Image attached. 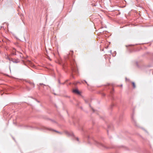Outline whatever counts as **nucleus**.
Returning <instances> with one entry per match:
<instances>
[{
	"mask_svg": "<svg viewBox=\"0 0 153 153\" xmlns=\"http://www.w3.org/2000/svg\"><path fill=\"white\" fill-rule=\"evenodd\" d=\"M41 129L43 130H48V131H53L55 132H57L60 134H61V132L58 131H57L54 130L52 128H47V127H44V126L42 127L41 128Z\"/></svg>",
	"mask_w": 153,
	"mask_h": 153,
	"instance_id": "nucleus-1",
	"label": "nucleus"
},
{
	"mask_svg": "<svg viewBox=\"0 0 153 153\" xmlns=\"http://www.w3.org/2000/svg\"><path fill=\"white\" fill-rule=\"evenodd\" d=\"M12 55H17L16 53V50L15 48H13L12 50Z\"/></svg>",
	"mask_w": 153,
	"mask_h": 153,
	"instance_id": "nucleus-2",
	"label": "nucleus"
},
{
	"mask_svg": "<svg viewBox=\"0 0 153 153\" xmlns=\"http://www.w3.org/2000/svg\"><path fill=\"white\" fill-rule=\"evenodd\" d=\"M73 92L78 94H80V92L79 91L78 89H75L73 90Z\"/></svg>",
	"mask_w": 153,
	"mask_h": 153,
	"instance_id": "nucleus-3",
	"label": "nucleus"
},
{
	"mask_svg": "<svg viewBox=\"0 0 153 153\" xmlns=\"http://www.w3.org/2000/svg\"><path fill=\"white\" fill-rule=\"evenodd\" d=\"M94 143L97 145L98 146H102V144L99 143V142H97V141H94Z\"/></svg>",
	"mask_w": 153,
	"mask_h": 153,
	"instance_id": "nucleus-4",
	"label": "nucleus"
},
{
	"mask_svg": "<svg viewBox=\"0 0 153 153\" xmlns=\"http://www.w3.org/2000/svg\"><path fill=\"white\" fill-rule=\"evenodd\" d=\"M20 62L19 60L18 59H14V61H13V63H18Z\"/></svg>",
	"mask_w": 153,
	"mask_h": 153,
	"instance_id": "nucleus-5",
	"label": "nucleus"
},
{
	"mask_svg": "<svg viewBox=\"0 0 153 153\" xmlns=\"http://www.w3.org/2000/svg\"><path fill=\"white\" fill-rule=\"evenodd\" d=\"M132 119L133 123H134V124L135 125V126H137V125L136 124V120L134 119L133 117H132Z\"/></svg>",
	"mask_w": 153,
	"mask_h": 153,
	"instance_id": "nucleus-6",
	"label": "nucleus"
},
{
	"mask_svg": "<svg viewBox=\"0 0 153 153\" xmlns=\"http://www.w3.org/2000/svg\"><path fill=\"white\" fill-rule=\"evenodd\" d=\"M65 133L68 136H71L72 135V134L70 133L68 131H65Z\"/></svg>",
	"mask_w": 153,
	"mask_h": 153,
	"instance_id": "nucleus-7",
	"label": "nucleus"
},
{
	"mask_svg": "<svg viewBox=\"0 0 153 153\" xmlns=\"http://www.w3.org/2000/svg\"><path fill=\"white\" fill-rule=\"evenodd\" d=\"M74 64V66L72 65V63H71V70L73 71H74V67H75V64H74V63H73Z\"/></svg>",
	"mask_w": 153,
	"mask_h": 153,
	"instance_id": "nucleus-8",
	"label": "nucleus"
},
{
	"mask_svg": "<svg viewBox=\"0 0 153 153\" xmlns=\"http://www.w3.org/2000/svg\"><path fill=\"white\" fill-rule=\"evenodd\" d=\"M132 84L133 88H136V85H135V83L134 82H132Z\"/></svg>",
	"mask_w": 153,
	"mask_h": 153,
	"instance_id": "nucleus-9",
	"label": "nucleus"
},
{
	"mask_svg": "<svg viewBox=\"0 0 153 153\" xmlns=\"http://www.w3.org/2000/svg\"><path fill=\"white\" fill-rule=\"evenodd\" d=\"M18 53H19L20 55V57L21 58H22V57H23V55H22V53H20V52H17Z\"/></svg>",
	"mask_w": 153,
	"mask_h": 153,
	"instance_id": "nucleus-10",
	"label": "nucleus"
},
{
	"mask_svg": "<svg viewBox=\"0 0 153 153\" xmlns=\"http://www.w3.org/2000/svg\"><path fill=\"white\" fill-rule=\"evenodd\" d=\"M29 83L31 85H33V87H34V85L33 83H32V82H29Z\"/></svg>",
	"mask_w": 153,
	"mask_h": 153,
	"instance_id": "nucleus-11",
	"label": "nucleus"
},
{
	"mask_svg": "<svg viewBox=\"0 0 153 153\" xmlns=\"http://www.w3.org/2000/svg\"><path fill=\"white\" fill-rule=\"evenodd\" d=\"M10 61H12L13 62V61H14V59L12 58H10V60H9Z\"/></svg>",
	"mask_w": 153,
	"mask_h": 153,
	"instance_id": "nucleus-12",
	"label": "nucleus"
},
{
	"mask_svg": "<svg viewBox=\"0 0 153 153\" xmlns=\"http://www.w3.org/2000/svg\"><path fill=\"white\" fill-rule=\"evenodd\" d=\"M6 59H8L9 60H10V58L9 57V56H7V58H6Z\"/></svg>",
	"mask_w": 153,
	"mask_h": 153,
	"instance_id": "nucleus-13",
	"label": "nucleus"
},
{
	"mask_svg": "<svg viewBox=\"0 0 153 153\" xmlns=\"http://www.w3.org/2000/svg\"><path fill=\"white\" fill-rule=\"evenodd\" d=\"M58 82H59V84H60V81L59 80H58Z\"/></svg>",
	"mask_w": 153,
	"mask_h": 153,
	"instance_id": "nucleus-14",
	"label": "nucleus"
},
{
	"mask_svg": "<svg viewBox=\"0 0 153 153\" xmlns=\"http://www.w3.org/2000/svg\"><path fill=\"white\" fill-rule=\"evenodd\" d=\"M76 139H77V140L78 141H79V139H78V138H77Z\"/></svg>",
	"mask_w": 153,
	"mask_h": 153,
	"instance_id": "nucleus-15",
	"label": "nucleus"
},
{
	"mask_svg": "<svg viewBox=\"0 0 153 153\" xmlns=\"http://www.w3.org/2000/svg\"><path fill=\"white\" fill-rule=\"evenodd\" d=\"M92 110H93V111L94 112V110L93 108H92Z\"/></svg>",
	"mask_w": 153,
	"mask_h": 153,
	"instance_id": "nucleus-16",
	"label": "nucleus"
},
{
	"mask_svg": "<svg viewBox=\"0 0 153 153\" xmlns=\"http://www.w3.org/2000/svg\"><path fill=\"white\" fill-rule=\"evenodd\" d=\"M71 53L72 54L73 53V51L71 52Z\"/></svg>",
	"mask_w": 153,
	"mask_h": 153,
	"instance_id": "nucleus-17",
	"label": "nucleus"
},
{
	"mask_svg": "<svg viewBox=\"0 0 153 153\" xmlns=\"http://www.w3.org/2000/svg\"><path fill=\"white\" fill-rule=\"evenodd\" d=\"M42 84H41V83L40 84V85H42Z\"/></svg>",
	"mask_w": 153,
	"mask_h": 153,
	"instance_id": "nucleus-18",
	"label": "nucleus"
},
{
	"mask_svg": "<svg viewBox=\"0 0 153 153\" xmlns=\"http://www.w3.org/2000/svg\"><path fill=\"white\" fill-rule=\"evenodd\" d=\"M85 82L87 83V82L86 81H85Z\"/></svg>",
	"mask_w": 153,
	"mask_h": 153,
	"instance_id": "nucleus-19",
	"label": "nucleus"
}]
</instances>
